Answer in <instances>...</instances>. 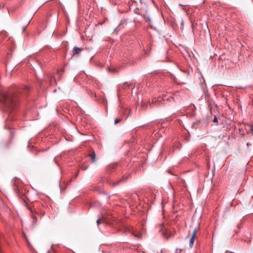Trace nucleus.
<instances>
[{
    "instance_id": "nucleus-9",
    "label": "nucleus",
    "mask_w": 253,
    "mask_h": 253,
    "mask_svg": "<svg viewBox=\"0 0 253 253\" xmlns=\"http://www.w3.org/2000/svg\"><path fill=\"white\" fill-rule=\"evenodd\" d=\"M195 238V237H194V235L193 236H192L190 238V240L189 241V246L190 248H192L193 246Z\"/></svg>"
},
{
    "instance_id": "nucleus-6",
    "label": "nucleus",
    "mask_w": 253,
    "mask_h": 253,
    "mask_svg": "<svg viewBox=\"0 0 253 253\" xmlns=\"http://www.w3.org/2000/svg\"><path fill=\"white\" fill-rule=\"evenodd\" d=\"M89 156L91 159V162L92 163L95 162V153L93 150H91L90 153L89 154Z\"/></svg>"
},
{
    "instance_id": "nucleus-20",
    "label": "nucleus",
    "mask_w": 253,
    "mask_h": 253,
    "mask_svg": "<svg viewBox=\"0 0 253 253\" xmlns=\"http://www.w3.org/2000/svg\"><path fill=\"white\" fill-rule=\"evenodd\" d=\"M126 231H130V229L128 227H126Z\"/></svg>"
},
{
    "instance_id": "nucleus-19",
    "label": "nucleus",
    "mask_w": 253,
    "mask_h": 253,
    "mask_svg": "<svg viewBox=\"0 0 253 253\" xmlns=\"http://www.w3.org/2000/svg\"><path fill=\"white\" fill-rule=\"evenodd\" d=\"M24 89L26 90H29V87L28 86H25Z\"/></svg>"
},
{
    "instance_id": "nucleus-10",
    "label": "nucleus",
    "mask_w": 253,
    "mask_h": 253,
    "mask_svg": "<svg viewBox=\"0 0 253 253\" xmlns=\"http://www.w3.org/2000/svg\"><path fill=\"white\" fill-rule=\"evenodd\" d=\"M131 84L130 83H128L127 82L125 83L123 85V88L124 89H126L129 88L131 86Z\"/></svg>"
},
{
    "instance_id": "nucleus-24",
    "label": "nucleus",
    "mask_w": 253,
    "mask_h": 253,
    "mask_svg": "<svg viewBox=\"0 0 253 253\" xmlns=\"http://www.w3.org/2000/svg\"><path fill=\"white\" fill-rule=\"evenodd\" d=\"M102 219H100V218H98L96 221H97V222H99V221H101Z\"/></svg>"
},
{
    "instance_id": "nucleus-17",
    "label": "nucleus",
    "mask_w": 253,
    "mask_h": 253,
    "mask_svg": "<svg viewBox=\"0 0 253 253\" xmlns=\"http://www.w3.org/2000/svg\"><path fill=\"white\" fill-rule=\"evenodd\" d=\"M22 235H23V238L25 239V240H26V238H28L26 236V234L24 232H23Z\"/></svg>"
},
{
    "instance_id": "nucleus-14",
    "label": "nucleus",
    "mask_w": 253,
    "mask_h": 253,
    "mask_svg": "<svg viewBox=\"0 0 253 253\" xmlns=\"http://www.w3.org/2000/svg\"><path fill=\"white\" fill-rule=\"evenodd\" d=\"M122 121V119L120 118H117L116 119L114 122L115 124H117V123H119Z\"/></svg>"
},
{
    "instance_id": "nucleus-12",
    "label": "nucleus",
    "mask_w": 253,
    "mask_h": 253,
    "mask_svg": "<svg viewBox=\"0 0 253 253\" xmlns=\"http://www.w3.org/2000/svg\"><path fill=\"white\" fill-rule=\"evenodd\" d=\"M141 8L142 9V12H144L145 14H146V12H145L146 11H147L149 13L148 9H147V7L146 5H145V7H141Z\"/></svg>"
},
{
    "instance_id": "nucleus-3",
    "label": "nucleus",
    "mask_w": 253,
    "mask_h": 253,
    "mask_svg": "<svg viewBox=\"0 0 253 253\" xmlns=\"http://www.w3.org/2000/svg\"><path fill=\"white\" fill-rule=\"evenodd\" d=\"M162 101V99L161 97L158 98H154L151 100H149L148 102H142L141 105V108L143 110H146L148 106L149 105L150 107H153L154 105H157Z\"/></svg>"
},
{
    "instance_id": "nucleus-22",
    "label": "nucleus",
    "mask_w": 253,
    "mask_h": 253,
    "mask_svg": "<svg viewBox=\"0 0 253 253\" xmlns=\"http://www.w3.org/2000/svg\"><path fill=\"white\" fill-rule=\"evenodd\" d=\"M251 131L253 133V126H251V129H250Z\"/></svg>"
},
{
    "instance_id": "nucleus-25",
    "label": "nucleus",
    "mask_w": 253,
    "mask_h": 253,
    "mask_svg": "<svg viewBox=\"0 0 253 253\" xmlns=\"http://www.w3.org/2000/svg\"><path fill=\"white\" fill-rule=\"evenodd\" d=\"M101 222H97V225H98L100 223H101Z\"/></svg>"
},
{
    "instance_id": "nucleus-18",
    "label": "nucleus",
    "mask_w": 253,
    "mask_h": 253,
    "mask_svg": "<svg viewBox=\"0 0 253 253\" xmlns=\"http://www.w3.org/2000/svg\"><path fill=\"white\" fill-rule=\"evenodd\" d=\"M181 251V249H176L175 253H180Z\"/></svg>"
},
{
    "instance_id": "nucleus-7",
    "label": "nucleus",
    "mask_w": 253,
    "mask_h": 253,
    "mask_svg": "<svg viewBox=\"0 0 253 253\" xmlns=\"http://www.w3.org/2000/svg\"><path fill=\"white\" fill-rule=\"evenodd\" d=\"M82 50V49L77 46L74 47L73 49V53L74 54H77L79 53V52Z\"/></svg>"
},
{
    "instance_id": "nucleus-23",
    "label": "nucleus",
    "mask_w": 253,
    "mask_h": 253,
    "mask_svg": "<svg viewBox=\"0 0 253 253\" xmlns=\"http://www.w3.org/2000/svg\"><path fill=\"white\" fill-rule=\"evenodd\" d=\"M33 218L34 220H38V218L35 216H33Z\"/></svg>"
},
{
    "instance_id": "nucleus-5",
    "label": "nucleus",
    "mask_w": 253,
    "mask_h": 253,
    "mask_svg": "<svg viewBox=\"0 0 253 253\" xmlns=\"http://www.w3.org/2000/svg\"><path fill=\"white\" fill-rule=\"evenodd\" d=\"M128 177V176H126L125 178L124 176H123V177L120 179L119 180L117 181H115V182H110V184L113 186V187H115L117 185H118L121 182L124 181V180H126L127 178Z\"/></svg>"
},
{
    "instance_id": "nucleus-1",
    "label": "nucleus",
    "mask_w": 253,
    "mask_h": 253,
    "mask_svg": "<svg viewBox=\"0 0 253 253\" xmlns=\"http://www.w3.org/2000/svg\"><path fill=\"white\" fill-rule=\"evenodd\" d=\"M0 97L3 106L10 111L16 108L18 105L19 93L17 90L2 92Z\"/></svg>"
},
{
    "instance_id": "nucleus-2",
    "label": "nucleus",
    "mask_w": 253,
    "mask_h": 253,
    "mask_svg": "<svg viewBox=\"0 0 253 253\" xmlns=\"http://www.w3.org/2000/svg\"><path fill=\"white\" fill-rule=\"evenodd\" d=\"M160 231L165 238H169L171 236L169 225L167 222H162L160 225Z\"/></svg>"
},
{
    "instance_id": "nucleus-16",
    "label": "nucleus",
    "mask_w": 253,
    "mask_h": 253,
    "mask_svg": "<svg viewBox=\"0 0 253 253\" xmlns=\"http://www.w3.org/2000/svg\"><path fill=\"white\" fill-rule=\"evenodd\" d=\"M213 122L214 123H217L218 122V119H217V118L216 116H215L214 119H213Z\"/></svg>"
},
{
    "instance_id": "nucleus-13",
    "label": "nucleus",
    "mask_w": 253,
    "mask_h": 253,
    "mask_svg": "<svg viewBox=\"0 0 253 253\" xmlns=\"http://www.w3.org/2000/svg\"><path fill=\"white\" fill-rule=\"evenodd\" d=\"M180 25H181L180 28L183 30V28H184V20L183 19H182L181 20Z\"/></svg>"
},
{
    "instance_id": "nucleus-8",
    "label": "nucleus",
    "mask_w": 253,
    "mask_h": 253,
    "mask_svg": "<svg viewBox=\"0 0 253 253\" xmlns=\"http://www.w3.org/2000/svg\"><path fill=\"white\" fill-rule=\"evenodd\" d=\"M200 229V226L198 224L193 230L192 232V236H193L194 235V237L196 236V232L199 230Z\"/></svg>"
},
{
    "instance_id": "nucleus-11",
    "label": "nucleus",
    "mask_w": 253,
    "mask_h": 253,
    "mask_svg": "<svg viewBox=\"0 0 253 253\" xmlns=\"http://www.w3.org/2000/svg\"><path fill=\"white\" fill-rule=\"evenodd\" d=\"M26 244H27V245L28 247V248L30 250H31L33 248V247H32V246L31 243H30V242H29V241L28 238H26Z\"/></svg>"
},
{
    "instance_id": "nucleus-21",
    "label": "nucleus",
    "mask_w": 253,
    "mask_h": 253,
    "mask_svg": "<svg viewBox=\"0 0 253 253\" xmlns=\"http://www.w3.org/2000/svg\"><path fill=\"white\" fill-rule=\"evenodd\" d=\"M186 5H186V4L183 5V4H180V3L179 4V6H185Z\"/></svg>"
},
{
    "instance_id": "nucleus-4",
    "label": "nucleus",
    "mask_w": 253,
    "mask_h": 253,
    "mask_svg": "<svg viewBox=\"0 0 253 253\" xmlns=\"http://www.w3.org/2000/svg\"><path fill=\"white\" fill-rule=\"evenodd\" d=\"M134 12L135 14L141 15V16L144 17V18L145 20V21L147 23H148V24H151V19L150 14L147 11H145V14L144 12H142V9L141 8L139 9L138 7H136L134 9Z\"/></svg>"
},
{
    "instance_id": "nucleus-15",
    "label": "nucleus",
    "mask_w": 253,
    "mask_h": 253,
    "mask_svg": "<svg viewBox=\"0 0 253 253\" xmlns=\"http://www.w3.org/2000/svg\"><path fill=\"white\" fill-rule=\"evenodd\" d=\"M30 22V20H29V21L27 22V25H26L25 26H24V27H23V31H24L26 30V29L27 27V26H28V25L29 24Z\"/></svg>"
}]
</instances>
